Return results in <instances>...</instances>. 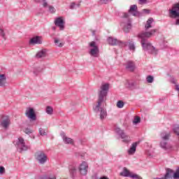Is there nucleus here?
<instances>
[{"label":"nucleus","instance_id":"nucleus-46","mask_svg":"<svg viewBox=\"0 0 179 179\" xmlns=\"http://www.w3.org/2000/svg\"><path fill=\"white\" fill-rule=\"evenodd\" d=\"M24 132L25 134H31L32 131L30 129H26Z\"/></svg>","mask_w":179,"mask_h":179},{"label":"nucleus","instance_id":"nucleus-29","mask_svg":"<svg viewBox=\"0 0 179 179\" xmlns=\"http://www.w3.org/2000/svg\"><path fill=\"white\" fill-rule=\"evenodd\" d=\"M0 36L3 38L4 40H6V34L5 33V31L3 29L0 28Z\"/></svg>","mask_w":179,"mask_h":179},{"label":"nucleus","instance_id":"nucleus-23","mask_svg":"<svg viewBox=\"0 0 179 179\" xmlns=\"http://www.w3.org/2000/svg\"><path fill=\"white\" fill-rule=\"evenodd\" d=\"M122 177H131V172L126 167L123 168V171L120 173Z\"/></svg>","mask_w":179,"mask_h":179},{"label":"nucleus","instance_id":"nucleus-35","mask_svg":"<svg viewBox=\"0 0 179 179\" xmlns=\"http://www.w3.org/2000/svg\"><path fill=\"white\" fill-rule=\"evenodd\" d=\"M129 48L131 51H135V45L134 44V43H131V42L129 43Z\"/></svg>","mask_w":179,"mask_h":179},{"label":"nucleus","instance_id":"nucleus-43","mask_svg":"<svg viewBox=\"0 0 179 179\" xmlns=\"http://www.w3.org/2000/svg\"><path fill=\"white\" fill-rule=\"evenodd\" d=\"M143 13H146V15H149L150 13V10L148 9H143Z\"/></svg>","mask_w":179,"mask_h":179},{"label":"nucleus","instance_id":"nucleus-38","mask_svg":"<svg viewBox=\"0 0 179 179\" xmlns=\"http://www.w3.org/2000/svg\"><path fill=\"white\" fill-rule=\"evenodd\" d=\"M173 132H174V134L178 135V136H179V127L178 126H176L173 128Z\"/></svg>","mask_w":179,"mask_h":179},{"label":"nucleus","instance_id":"nucleus-37","mask_svg":"<svg viewBox=\"0 0 179 179\" xmlns=\"http://www.w3.org/2000/svg\"><path fill=\"white\" fill-rule=\"evenodd\" d=\"M134 124H135V125H136V124H139V122H141V117H136L133 121Z\"/></svg>","mask_w":179,"mask_h":179},{"label":"nucleus","instance_id":"nucleus-7","mask_svg":"<svg viewBox=\"0 0 179 179\" xmlns=\"http://www.w3.org/2000/svg\"><path fill=\"white\" fill-rule=\"evenodd\" d=\"M115 132L120 136L124 143H129V142H131V137L128 136L124 130L120 129V127H116L115 129Z\"/></svg>","mask_w":179,"mask_h":179},{"label":"nucleus","instance_id":"nucleus-3","mask_svg":"<svg viewBox=\"0 0 179 179\" xmlns=\"http://www.w3.org/2000/svg\"><path fill=\"white\" fill-rule=\"evenodd\" d=\"M121 27L123 29L124 33H129L132 24H131V18H129V14L127 13H123Z\"/></svg>","mask_w":179,"mask_h":179},{"label":"nucleus","instance_id":"nucleus-39","mask_svg":"<svg viewBox=\"0 0 179 179\" xmlns=\"http://www.w3.org/2000/svg\"><path fill=\"white\" fill-rule=\"evenodd\" d=\"M131 178H135V179H142V178H141V176L136 175V174H131L130 175Z\"/></svg>","mask_w":179,"mask_h":179},{"label":"nucleus","instance_id":"nucleus-28","mask_svg":"<svg viewBox=\"0 0 179 179\" xmlns=\"http://www.w3.org/2000/svg\"><path fill=\"white\" fill-rule=\"evenodd\" d=\"M45 111L49 115H52V113H54V109H52V107L51 106H47Z\"/></svg>","mask_w":179,"mask_h":179},{"label":"nucleus","instance_id":"nucleus-25","mask_svg":"<svg viewBox=\"0 0 179 179\" xmlns=\"http://www.w3.org/2000/svg\"><path fill=\"white\" fill-rule=\"evenodd\" d=\"M69 171H70L71 177L73 178V177H75V176L76 175V167L71 166Z\"/></svg>","mask_w":179,"mask_h":179},{"label":"nucleus","instance_id":"nucleus-6","mask_svg":"<svg viewBox=\"0 0 179 179\" xmlns=\"http://www.w3.org/2000/svg\"><path fill=\"white\" fill-rule=\"evenodd\" d=\"M90 50L89 54L91 57H94V58L99 57V55L100 54V50L99 49V45L94 41H92L89 43Z\"/></svg>","mask_w":179,"mask_h":179},{"label":"nucleus","instance_id":"nucleus-5","mask_svg":"<svg viewBox=\"0 0 179 179\" xmlns=\"http://www.w3.org/2000/svg\"><path fill=\"white\" fill-rule=\"evenodd\" d=\"M170 136L171 135L169 133L161 134L162 141L160 146L164 150H171L173 148V146L167 143V141L170 139Z\"/></svg>","mask_w":179,"mask_h":179},{"label":"nucleus","instance_id":"nucleus-34","mask_svg":"<svg viewBox=\"0 0 179 179\" xmlns=\"http://www.w3.org/2000/svg\"><path fill=\"white\" fill-rule=\"evenodd\" d=\"M41 71H43V69H41V68L35 69L34 71V73L35 74V76H37L40 73V72H41Z\"/></svg>","mask_w":179,"mask_h":179},{"label":"nucleus","instance_id":"nucleus-22","mask_svg":"<svg viewBox=\"0 0 179 179\" xmlns=\"http://www.w3.org/2000/svg\"><path fill=\"white\" fill-rule=\"evenodd\" d=\"M47 55V51L45 50H41L38 51L36 55V58H44Z\"/></svg>","mask_w":179,"mask_h":179},{"label":"nucleus","instance_id":"nucleus-24","mask_svg":"<svg viewBox=\"0 0 179 179\" xmlns=\"http://www.w3.org/2000/svg\"><path fill=\"white\" fill-rule=\"evenodd\" d=\"M39 179H57V176L52 174L43 175V176H41Z\"/></svg>","mask_w":179,"mask_h":179},{"label":"nucleus","instance_id":"nucleus-4","mask_svg":"<svg viewBox=\"0 0 179 179\" xmlns=\"http://www.w3.org/2000/svg\"><path fill=\"white\" fill-rule=\"evenodd\" d=\"M108 90H110V83H103L98 90V97L101 99H107V94H108Z\"/></svg>","mask_w":179,"mask_h":179},{"label":"nucleus","instance_id":"nucleus-32","mask_svg":"<svg viewBox=\"0 0 179 179\" xmlns=\"http://www.w3.org/2000/svg\"><path fill=\"white\" fill-rule=\"evenodd\" d=\"M80 6V3H76L75 2H73L70 5V9H75V8H79Z\"/></svg>","mask_w":179,"mask_h":179},{"label":"nucleus","instance_id":"nucleus-12","mask_svg":"<svg viewBox=\"0 0 179 179\" xmlns=\"http://www.w3.org/2000/svg\"><path fill=\"white\" fill-rule=\"evenodd\" d=\"M0 125L4 129H8L9 125H10V119L8 115H1L0 116Z\"/></svg>","mask_w":179,"mask_h":179},{"label":"nucleus","instance_id":"nucleus-31","mask_svg":"<svg viewBox=\"0 0 179 179\" xmlns=\"http://www.w3.org/2000/svg\"><path fill=\"white\" fill-rule=\"evenodd\" d=\"M124 104H125V103H124V101H118L117 102L116 106H117V108H122L124 107Z\"/></svg>","mask_w":179,"mask_h":179},{"label":"nucleus","instance_id":"nucleus-41","mask_svg":"<svg viewBox=\"0 0 179 179\" xmlns=\"http://www.w3.org/2000/svg\"><path fill=\"white\" fill-rule=\"evenodd\" d=\"M111 1V0H99V3L103 4V3H108V2Z\"/></svg>","mask_w":179,"mask_h":179},{"label":"nucleus","instance_id":"nucleus-14","mask_svg":"<svg viewBox=\"0 0 179 179\" xmlns=\"http://www.w3.org/2000/svg\"><path fill=\"white\" fill-rule=\"evenodd\" d=\"M87 170H89V164L87 162H83L79 166V171L82 176H86L87 174Z\"/></svg>","mask_w":179,"mask_h":179},{"label":"nucleus","instance_id":"nucleus-11","mask_svg":"<svg viewBox=\"0 0 179 179\" xmlns=\"http://www.w3.org/2000/svg\"><path fill=\"white\" fill-rule=\"evenodd\" d=\"M36 159L39 164H45L48 159L47 155L43 151H38L36 153Z\"/></svg>","mask_w":179,"mask_h":179},{"label":"nucleus","instance_id":"nucleus-13","mask_svg":"<svg viewBox=\"0 0 179 179\" xmlns=\"http://www.w3.org/2000/svg\"><path fill=\"white\" fill-rule=\"evenodd\" d=\"M25 116L28 120L31 121H36L37 120V115L33 108H27L25 110Z\"/></svg>","mask_w":179,"mask_h":179},{"label":"nucleus","instance_id":"nucleus-27","mask_svg":"<svg viewBox=\"0 0 179 179\" xmlns=\"http://www.w3.org/2000/svg\"><path fill=\"white\" fill-rule=\"evenodd\" d=\"M55 44L56 47H64V43H59V39L58 38H55Z\"/></svg>","mask_w":179,"mask_h":179},{"label":"nucleus","instance_id":"nucleus-9","mask_svg":"<svg viewBox=\"0 0 179 179\" xmlns=\"http://www.w3.org/2000/svg\"><path fill=\"white\" fill-rule=\"evenodd\" d=\"M169 17L177 19L179 17V3L172 5L171 9L169 10Z\"/></svg>","mask_w":179,"mask_h":179},{"label":"nucleus","instance_id":"nucleus-2","mask_svg":"<svg viewBox=\"0 0 179 179\" xmlns=\"http://www.w3.org/2000/svg\"><path fill=\"white\" fill-rule=\"evenodd\" d=\"M106 100L104 98H100L98 96L96 101L92 106V110L96 114L99 113V118L103 121L107 117V110L104 108L106 106Z\"/></svg>","mask_w":179,"mask_h":179},{"label":"nucleus","instance_id":"nucleus-15","mask_svg":"<svg viewBox=\"0 0 179 179\" xmlns=\"http://www.w3.org/2000/svg\"><path fill=\"white\" fill-rule=\"evenodd\" d=\"M55 24L59 27L60 30H64V29H65V22H64V20L62 18V17H59L55 19Z\"/></svg>","mask_w":179,"mask_h":179},{"label":"nucleus","instance_id":"nucleus-1","mask_svg":"<svg viewBox=\"0 0 179 179\" xmlns=\"http://www.w3.org/2000/svg\"><path fill=\"white\" fill-rule=\"evenodd\" d=\"M153 23V18L150 17L145 24V31H142L138 34V38L141 40V43L144 51H148L150 54L156 55L157 54V50L152 45V43L148 41L150 37L155 36V33L157 31V29H151L148 31L149 29H152V24Z\"/></svg>","mask_w":179,"mask_h":179},{"label":"nucleus","instance_id":"nucleus-47","mask_svg":"<svg viewBox=\"0 0 179 179\" xmlns=\"http://www.w3.org/2000/svg\"><path fill=\"white\" fill-rule=\"evenodd\" d=\"M176 90H177V92H179V85H176Z\"/></svg>","mask_w":179,"mask_h":179},{"label":"nucleus","instance_id":"nucleus-8","mask_svg":"<svg viewBox=\"0 0 179 179\" xmlns=\"http://www.w3.org/2000/svg\"><path fill=\"white\" fill-rule=\"evenodd\" d=\"M15 146L20 153H22V152H26V150H29V146L26 145L24 139H23V138L22 137H20L18 138Z\"/></svg>","mask_w":179,"mask_h":179},{"label":"nucleus","instance_id":"nucleus-45","mask_svg":"<svg viewBox=\"0 0 179 179\" xmlns=\"http://www.w3.org/2000/svg\"><path fill=\"white\" fill-rule=\"evenodd\" d=\"M43 8H47L48 6V3H47V1H45V0H43Z\"/></svg>","mask_w":179,"mask_h":179},{"label":"nucleus","instance_id":"nucleus-33","mask_svg":"<svg viewBox=\"0 0 179 179\" xmlns=\"http://www.w3.org/2000/svg\"><path fill=\"white\" fill-rule=\"evenodd\" d=\"M146 80L148 83H153V80H155V78L152 76H148L146 78Z\"/></svg>","mask_w":179,"mask_h":179},{"label":"nucleus","instance_id":"nucleus-50","mask_svg":"<svg viewBox=\"0 0 179 179\" xmlns=\"http://www.w3.org/2000/svg\"><path fill=\"white\" fill-rule=\"evenodd\" d=\"M53 29L55 30V28L54 27Z\"/></svg>","mask_w":179,"mask_h":179},{"label":"nucleus","instance_id":"nucleus-36","mask_svg":"<svg viewBox=\"0 0 179 179\" xmlns=\"http://www.w3.org/2000/svg\"><path fill=\"white\" fill-rule=\"evenodd\" d=\"M48 8H49V12L50 13H55L56 10H55V8L54 6H49Z\"/></svg>","mask_w":179,"mask_h":179},{"label":"nucleus","instance_id":"nucleus-42","mask_svg":"<svg viewBox=\"0 0 179 179\" xmlns=\"http://www.w3.org/2000/svg\"><path fill=\"white\" fill-rule=\"evenodd\" d=\"M107 42L110 45H113V38L112 37H108L107 39Z\"/></svg>","mask_w":179,"mask_h":179},{"label":"nucleus","instance_id":"nucleus-21","mask_svg":"<svg viewBox=\"0 0 179 179\" xmlns=\"http://www.w3.org/2000/svg\"><path fill=\"white\" fill-rule=\"evenodd\" d=\"M136 146H138V143H133L131 144V148L128 150L129 155H135V152H136Z\"/></svg>","mask_w":179,"mask_h":179},{"label":"nucleus","instance_id":"nucleus-17","mask_svg":"<svg viewBox=\"0 0 179 179\" xmlns=\"http://www.w3.org/2000/svg\"><path fill=\"white\" fill-rule=\"evenodd\" d=\"M126 69L130 72H134L135 71V63L132 61H128L126 64Z\"/></svg>","mask_w":179,"mask_h":179},{"label":"nucleus","instance_id":"nucleus-44","mask_svg":"<svg viewBox=\"0 0 179 179\" xmlns=\"http://www.w3.org/2000/svg\"><path fill=\"white\" fill-rule=\"evenodd\" d=\"M5 173V167L1 166L0 167V174H4Z\"/></svg>","mask_w":179,"mask_h":179},{"label":"nucleus","instance_id":"nucleus-16","mask_svg":"<svg viewBox=\"0 0 179 179\" xmlns=\"http://www.w3.org/2000/svg\"><path fill=\"white\" fill-rule=\"evenodd\" d=\"M129 13L132 15V16H140L141 13L138 11V6L134 4L130 6V8L129 10Z\"/></svg>","mask_w":179,"mask_h":179},{"label":"nucleus","instance_id":"nucleus-18","mask_svg":"<svg viewBox=\"0 0 179 179\" xmlns=\"http://www.w3.org/2000/svg\"><path fill=\"white\" fill-rule=\"evenodd\" d=\"M8 85L6 81V76L5 74H0V87H5Z\"/></svg>","mask_w":179,"mask_h":179},{"label":"nucleus","instance_id":"nucleus-19","mask_svg":"<svg viewBox=\"0 0 179 179\" xmlns=\"http://www.w3.org/2000/svg\"><path fill=\"white\" fill-rule=\"evenodd\" d=\"M61 136H62L64 143H66L69 145H73V140L71 138L66 137L65 136V133H62Z\"/></svg>","mask_w":179,"mask_h":179},{"label":"nucleus","instance_id":"nucleus-26","mask_svg":"<svg viewBox=\"0 0 179 179\" xmlns=\"http://www.w3.org/2000/svg\"><path fill=\"white\" fill-rule=\"evenodd\" d=\"M113 45H118L120 47V45H122V42L121 41H118L117 38H113Z\"/></svg>","mask_w":179,"mask_h":179},{"label":"nucleus","instance_id":"nucleus-30","mask_svg":"<svg viewBox=\"0 0 179 179\" xmlns=\"http://www.w3.org/2000/svg\"><path fill=\"white\" fill-rule=\"evenodd\" d=\"M39 134H40V135H41V136H47V131L43 128H40Z\"/></svg>","mask_w":179,"mask_h":179},{"label":"nucleus","instance_id":"nucleus-10","mask_svg":"<svg viewBox=\"0 0 179 179\" xmlns=\"http://www.w3.org/2000/svg\"><path fill=\"white\" fill-rule=\"evenodd\" d=\"M164 179H179V167L176 169V173L170 169H166V173L164 176Z\"/></svg>","mask_w":179,"mask_h":179},{"label":"nucleus","instance_id":"nucleus-48","mask_svg":"<svg viewBox=\"0 0 179 179\" xmlns=\"http://www.w3.org/2000/svg\"><path fill=\"white\" fill-rule=\"evenodd\" d=\"M99 179H109V178L106 176H102V177L99 178Z\"/></svg>","mask_w":179,"mask_h":179},{"label":"nucleus","instance_id":"nucleus-49","mask_svg":"<svg viewBox=\"0 0 179 179\" xmlns=\"http://www.w3.org/2000/svg\"><path fill=\"white\" fill-rule=\"evenodd\" d=\"M94 33H95L94 31H92V35H93V36H94V34H95Z\"/></svg>","mask_w":179,"mask_h":179},{"label":"nucleus","instance_id":"nucleus-40","mask_svg":"<svg viewBox=\"0 0 179 179\" xmlns=\"http://www.w3.org/2000/svg\"><path fill=\"white\" fill-rule=\"evenodd\" d=\"M148 3V0H138L139 5H145Z\"/></svg>","mask_w":179,"mask_h":179},{"label":"nucleus","instance_id":"nucleus-20","mask_svg":"<svg viewBox=\"0 0 179 179\" xmlns=\"http://www.w3.org/2000/svg\"><path fill=\"white\" fill-rule=\"evenodd\" d=\"M29 43L30 44H42L43 41L41 39V36H35L31 38Z\"/></svg>","mask_w":179,"mask_h":179}]
</instances>
